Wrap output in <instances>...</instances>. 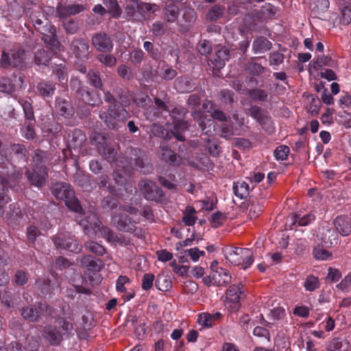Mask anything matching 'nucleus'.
<instances>
[{
    "label": "nucleus",
    "mask_w": 351,
    "mask_h": 351,
    "mask_svg": "<svg viewBox=\"0 0 351 351\" xmlns=\"http://www.w3.org/2000/svg\"><path fill=\"white\" fill-rule=\"evenodd\" d=\"M97 149L99 154L107 161L114 163L117 166L123 169L135 167L138 171L147 173L145 170V164L144 162L145 153L143 149L137 147H130L126 152L128 155L127 158L119 156L117 158V151L110 143L103 142L98 143Z\"/></svg>",
    "instance_id": "f257e3e1"
},
{
    "label": "nucleus",
    "mask_w": 351,
    "mask_h": 351,
    "mask_svg": "<svg viewBox=\"0 0 351 351\" xmlns=\"http://www.w3.org/2000/svg\"><path fill=\"white\" fill-rule=\"evenodd\" d=\"M22 175V170L12 163L8 161L0 162V200L8 201L6 193L8 188L14 186Z\"/></svg>",
    "instance_id": "f03ea898"
},
{
    "label": "nucleus",
    "mask_w": 351,
    "mask_h": 351,
    "mask_svg": "<svg viewBox=\"0 0 351 351\" xmlns=\"http://www.w3.org/2000/svg\"><path fill=\"white\" fill-rule=\"evenodd\" d=\"M126 107L119 104L109 105L108 112L101 113L99 117L108 128L117 130L132 117Z\"/></svg>",
    "instance_id": "7ed1b4c3"
},
{
    "label": "nucleus",
    "mask_w": 351,
    "mask_h": 351,
    "mask_svg": "<svg viewBox=\"0 0 351 351\" xmlns=\"http://www.w3.org/2000/svg\"><path fill=\"white\" fill-rule=\"evenodd\" d=\"M52 194L59 199L64 200L65 205L75 213H80L82 210L78 199L75 195V192L71 186L66 182H56L52 185Z\"/></svg>",
    "instance_id": "20e7f679"
},
{
    "label": "nucleus",
    "mask_w": 351,
    "mask_h": 351,
    "mask_svg": "<svg viewBox=\"0 0 351 351\" xmlns=\"http://www.w3.org/2000/svg\"><path fill=\"white\" fill-rule=\"evenodd\" d=\"M25 50L21 46L16 47L8 51H2L0 66L3 69L9 67L23 69L26 66Z\"/></svg>",
    "instance_id": "39448f33"
},
{
    "label": "nucleus",
    "mask_w": 351,
    "mask_h": 351,
    "mask_svg": "<svg viewBox=\"0 0 351 351\" xmlns=\"http://www.w3.org/2000/svg\"><path fill=\"white\" fill-rule=\"evenodd\" d=\"M187 112L186 108L177 106L171 110L169 109V112L167 113L173 119V127L171 132L180 141H183L185 139L182 132L186 130L188 127L187 123L184 120Z\"/></svg>",
    "instance_id": "423d86ee"
},
{
    "label": "nucleus",
    "mask_w": 351,
    "mask_h": 351,
    "mask_svg": "<svg viewBox=\"0 0 351 351\" xmlns=\"http://www.w3.org/2000/svg\"><path fill=\"white\" fill-rule=\"evenodd\" d=\"M249 114L260 124L262 129L268 134H273L275 131V125L269 112L258 106H252L249 108Z\"/></svg>",
    "instance_id": "0eeeda50"
},
{
    "label": "nucleus",
    "mask_w": 351,
    "mask_h": 351,
    "mask_svg": "<svg viewBox=\"0 0 351 351\" xmlns=\"http://www.w3.org/2000/svg\"><path fill=\"white\" fill-rule=\"evenodd\" d=\"M227 259L234 265H241L243 269L249 268L254 262L252 251L248 248L234 247L228 252Z\"/></svg>",
    "instance_id": "6e6552de"
},
{
    "label": "nucleus",
    "mask_w": 351,
    "mask_h": 351,
    "mask_svg": "<svg viewBox=\"0 0 351 351\" xmlns=\"http://www.w3.org/2000/svg\"><path fill=\"white\" fill-rule=\"evenodd\" d=\"M112 222L114 226L121 232L134 234L138 237L139 234L136 232L138 230L136 224L139 221H134L125 213L115 214L112 217Z\"/></svg>",
    "instance_id": "1a4fd4ad"
},
{
    "label": "nucleus",
    "mask_w": 351,
    "mask_h": 351,
    "mask_svg": "<svg viewBox=\"0 0 351 351\" xmlns=\"http://www.w3.org/2000/svg\"><path fill=\"white\" fill-rule=\"evenodd\" d=\"M246 296L244 286L241 282L230 285L226 291V301L230 306L237 310L241 306V301Z\"/></svg>",
    "instance_id": "9d476101"
},
{
    "label": "nucleus",
    "mask_w": 351,
    "mask_h": 351,
    "mask_svg": "<svg viewBox=\"0 0 351 351\" xmlns=\"http://www.w3.org/2000/svg\"><path fill=\"white\" fill-rule=\"evenodd\" d=\"M256 58H253L251 61L245 64V70L247 73L245 80L248 84L263 87V81H261V84H259L257 77L263 74L267 71V69L261 64L255 62L254 60Z\"/></svg>",
    "instance_id": "9b49d317"
},
{
    "label": "nucleus",
    "mask_w": 351,
    "mask_h": 351,
    "mask_svg": "<svg viewBox=\"0 0 351 351\" xmlns=\"http://www.w3.org/2000/svg\"><path fill=\"white\" fill-rule=\"evenodd\" d=\"M138 187L143 197L147 200L160 202L163 196L161 188L149 180H143L139 182Z\"/></svg>",
    "instance_id": "f8f14e48"
},
{
    "label": "nucleus",
    "mask_w": 351,
    "mask_h": 351,
    "mask_svg": "<svg viewBox=\"0 0 351 351\" xmlns=\"http://www.w3.org/2000/svg\"><path fill=\"white\" fill-rule=\"evenodd\" d=\"M41 34H43L41 40L54 55H57L58 52L64 50L63 45L58 40L56 29L54 25L49 24L47 32H44Z\"/></svg>",
    "instance_id": "ddd939ff"
},
{
    "label": "nucleus",
    "mask_w": 351,
    "mask_h": 351,
    "mask_svg": "<svg viewBox=\"0 0 351 351\" xmlns=\"http://www.w3.org/2000/svg\"><path fill=\"white\" fill-rule=\"evenodd\" d=\"M91 43L96 50L103 53L110 52L114 46L111 37L105 32H98L93 34Z\"/></svg>",
    "instance_id": "4468645a"
},
{
    "label": "nucleus",
    "mask_w": 351,
    "mask_h": 351,
    "mask_svg": "<svg viewBox=\"0 0 351 351\" xmlns=\"http://www.w3.org/2000/svg\"><path fill=\"white\" fill-rule=\"evenodd\" d=\"M53 241L58 249L66 250L74 253H78L82 250V245L76 240L64 234L55 236L53 238Z\"/></svg>",
    "instance_id": "2eb2a0df"
},
{
    "label": "nucleus",
    "mask_w": 351,
    "mask_h": 351,
    "mask_svg": "<svg viewBox=\"0 0 351 351\" xmlns=\"http://www.w3.org/2000/svg\"><path fill=\"white\" fill-rule=\"evenodd\" d=\"M70 49L75 57L81 60H86L89 56V45L84 38H74L70 45Z\"/></svg>",
    "instance_id": "dca6fc26"
},
{
    "label": "nucleus",
    "mask_w": 351,
    "mask_h": 351,
    "mask_svg": "<svg viewBox=\"0 0 351 351\" xmlns=\"http://www.w3.org/2000/svg\"><path fill=\"white\" fill-rule=\"evenodd\" d=\"M193 117L204 134L208 136L213 135V132L215 130L216 125L215 121L213 119L199 112H195Z\"/></svg>",
    "instance_id": "f3484780"
},
{
    "label": "nucleus",
    "mask_w": 351,
    "mask_h": 351,
    "mask_svg": "<svg viewBox=\"0 0 351 351\" xmlns=\"http://www.w3.org/2000/svg\"><path fill=\"white\" fill-rule=\"evenodd\" d=\"M25 174L32 185L41 187L46 182L48 177V170L36 169V168L32 167V171L27 169Z\"/></svg>",
    "instance_id": "a211bd4d"
},
{
    "label": "nucleus",
    "mask_w": 351,
    "mask_h": 351,
    "mask_svg": "<svg viewBox=\"0 0 351 351\" xmlns=\"http://www.w3.org/2000/svg\"><path fill=\"white\" fill-rule=\"evenodd\" d=\"M82 210L80 213H77L80 215L77 217L76 221L83 228L85 233L88 234L91 229H99L100 221L96 216L92 214L85 216L84 213L82 214Z\"/></svg>",
    "instance_id": "6ab92c4d"
},
{
    "label": "nucleus",
    "mask_w": 351,
    "mask_h": 351,
    "mask_svg": "<svg viewBox=\"0 0 351 351\" xmlns=\"http://www.w3.org/2000/svg\"><path fill=\"white\" fill-rule=\"evenodd\" d=\"M55 108L56 112L62 117L70 119L75 114V108L69 99L58 97L55 102Z\"/></svg>",
    "instance_id": "aec40b11"
},
{
    "label": "nucleus",
    "mask_w": 351,
    "mask_h": 351,
    "mask_svg": "<svg viewBox=\"0 0 351 351\" xmlns=\"http://www.w3.org/2000/svg\"><path fill=\"white\" fill-rule=\"evenodd\" d=\"M84 10L85 7L82 4L64 5L59 3L56 8L58 16L61 19L77 14Z\"/></svg>",
    "instance_id": "412c9836"
},
{
    "label": "nucleus",
    "mask_w": 351,
    "mask_h": 351,
    "mask_svg": "<svg viewBox=\"0 0 351 351\" xmlns=\"http://www.w3.org/2000/svg\"><path fill=\"white\" fill-rule=\"evenodd\" d=\"M82 93L79 96L81 99L91 106H99L103 101L99 92L94 90L87 86L82 90Z\"/></svg>",
    "instance_id": "4be33fe9"
},
{
    "label": "nucleus",
    "mask_w": 351,
    "mask_h": 351,
    "mask_svg": "<svg viewBox=\"0 0 351 351\" xmlns=\"http://www.w3.org/2000/svg\"><path fill=\"white\" fill-rule=\"evenodd\" d=\"M82 267L87 269L93 272H98L104 267V262L100 258H97L91 255L83 256L79 261Z\"/></svg>",
    "instance_id": "5701e85b"
},
{
    "label": "nucleus",
    "mask_w": 351,
    "mask_h": 351,
    "mask_svg": "<svg viewBox=\"0 0 351 351\" xmlns=\"http://www.w3.org/2000/svg\"><path fill=\"white\" fill-rule=\"evenodd\" d=\"M159 154L161 160L170 165L177 167L182 162V158L166 145H160Z\"/></svg>",
    "instance_id": "b1692460"
},
{
    "label": "nucleus",
    "mask_w": 351,
    "mask_h": 351,
    "mask_svg": "<svg viewBox=\"0 0 351 351\" xmlns=\"http://www.w3.org/2000/svg\"><path fill=\"white\" fill-rule=\"evenodd\" d=\"M221 318L222 314L220 312L202 313L198 315L197 322L202 327L210 328L219 323Z\"/></svg>",
    "instance_id": "393cba45"
},
{
    "label": "nucleus",
    "mask_w": 351,
    "mask_h": 351,
    "mask_svg": "<svg viewBox=\"0 0 351 351\" xmlns=\"http://www.w3.org/2000/svg\"><path fill=\"white\" fill-rule=\"evenodd\" d=\"M212 279L215 286L226 287L230 283L232 276L227 269L219 267L212 271Z\"/></svg>",
    "instance_id": "a878e982"
},
{
    "label": "nucleus",
    "mask_w": 351,
    "mask_h": 351,
    "mask_svg": "<svg viewBox=\"0 0 351 351\" xmlns=\"http://www.w3.org/2000/svg\"><path fill=\"white\" fill-rule=\"evenodd\" d=\"M335 228L338 233L343 236H348L351 232V219L346 215H340L333 221Z\"/></svg>",
    "instance_id": "bb28decb"
},
{
    "label": "nucleus",
    "mask_w": 351,
    "mask_h": 351,
    "mask_svg": "<svg viewBox=\"0 0 351 351\" xmlns=\"http://www.w3.org/2000/svg\"><path fill=\"white\" fill-rule=\"evenodd\" d=\"M56 90V84L51 80H41L36 86V90L43 98H52Z\"/></svg>",
    "instance_id": "cd10ccee"
},
{
    "label": "nucleus",
    "mask_w": 351,
    "mask_h": 351,
    "mask_svg": "<svg viewBox=\"0 0 351 351\" xmlns=\"http://www.w3.org/2000/svg\"><path fill=\"white\" fill-rule=\"evenodd\" d=\"M174 87L180 93H190L195 89V86L191 79L186 75L180 76L174 81Z\"/></svg>",
    "instance_id": "c85d7f7f"
},
{
    "label": "nucleus",
    "mask_w": 351,
    "mask_h": 351,
    "mask_svg": "<svg viewBox=\"0 0 351 351\" xmlns=\"http://www.w3.org/2000/svg\"><path fill=\"white\" fill-rule=\"evenodd\" d=\"M49 160V154L44 150L37 149L34 151L32 156L33 168L36 169L48 170L46 167V163Z\"/></svg>",
    "instance_id": "c756f323"
},
{
    "label": "nucleus",
    "mask_w": 351,
    "mask_h": 351,
    "mask_svg": "<svg viewBox=\"0 0 351 351\" xmlns=\"http://www.w3.org/2000/svg\"><path fill=\"white\" fill-rule=\"evenodd\" d=\"M86 140L84 132L80 129H74L69 134V145L73 149L80 148Z\"/></svg>",
    "instance_id": "7c9ffc66"
},
{
    "label": "nucleus",
    "mask_w": 351,
    "mask_h": 351,
    "mask_svg": "<svg viewBox=\"0 0 351 351\" xmlns=\"http://www.w3.org/2000/svg\"><path fill=\"white\" fill-rule=\"evenodd\" d=\"M10 155L13 154L19 162L27 163L29 159V152L25 145L20 143L10 145Z\"/></svg>",
    "instance_id": "2f4dec72"
},
{
    "label": "nucleus",
    "mask_w": 351,
    "mask_h": 351,
    "mask_svg": "<svg viewBox=\"0 0 351 351\" xmlns=\"http://www.w3.org/2000/svg\"><path fill=\"white\" fill-rule=\"evenodd\" d=\"M271 43L264 36L257 37L252 43V50L255 53H265L271 49Z\"/></svg>",
    "instance_id": "473e14b6"
},
{
    "label": "nucleus",
    "mask_w": 351,
    "mask_h": 351,
    "mask_svg": "<svg viewBox=\"0 0 351 351\" xmlns=\"http://www.w3.org/2000/svg\"><path fill=\"white\" fill-rule=\"evenodd\" d=\"M136 9L138 10L139 14L142 16L140 18V22L144 21L147 19L146 14L148 13H155L159 10V6L156 3H150L143 1H140L137 3Z\"/></svg>",
    "instance_id": "72a5a7b5"
},
{
    "label": "nucleus",
    "mask_w": 351,
    "mask_h": 351,
    "mask_svg": "<svg viewBox=\"0 0 351 351\" xmlns=\"http://www.w3.org/2000/svg\"><path fill=\"white\" fill-rule=\"evenodd\" d=\"M233 193L239 199H245L250 194V186L243 180H238L233 183Z\"/></svg>",
    "instance_id": "f704fd0d"
},
{
    "label": "nucleus",
    "mask_w": 351,
    "mask_h": 351,
    "mask_svg": "<svg viewBox=\"0 0 351 351\" xmlns=\"http://www.w3.org/2000/svg\"><path fill=\"white\" fill-rule=\"evenodd\" d=\"M338 234L335 228L324 229L322 239L327 246L335 245L338 243Z\"/></svg>",
    "instance_id": "c9c22d12"
},
{
    "label": "nucleus",
    "mask_w": 351,
    "mask_h": 351,
    "mask_svg": "<svg viewBox=\"0 0 351 351\" xmlns=\"http://www.w3.org/2000/svg\"><path fill=\"white\" fill-rule=\"evenodd\" d=\"M315 220V216L313 213H308L303 216L300 214H295L291 217V226H306Z\"/></svg>",
    "instance_id": "e433bc0d"
},
{
    "label": "nucleus",
    "mask_w": 351,
    "mask_h": 351,
    "mask_svg": "<svg viewBox=\"0 0 351 351\" xmlns=\"http://www.w3.org/2000/svg\"><path fill=\"white\" fill-rule=\"evenodd\" d=\"M51 60V53L45 49H38L34 52V62L38 66H47Z\"/></svg>",
    "instance_id": "4c0bfd02"
},
{
    "label": "nucleus",
    "mask_w": 351,
    "mask_h": 351,
    "mask_svg": "<svg viewBox=\"0 0 351 351\" xmlns=\"http://www.w3.org/2000/svg\"><path fill=\"white\" fill-rule=\"evenodd\" d=\"M154 104L155 106L150 108V112H153L152 118H159L160 117L163 116V113H168V112H169V108L167 104L162 99L155 97Z\"/></svg>",
    "instance_id": "58836bf2"
},
{
    "label": "nucleus",
    "mask_w": 351,
    "mask_h": 351,
    "mask_svg": "<svg viewBox=\"0 0 351 351\" xmlns=\"http://www.w3.org/2000/svg\"><path fill=\"white\" fill-rule=\"evenodd\" d=\"M350 347L348 341L341 338H334L327 346L329 351H348Z\"/></svg>",
    "instance_id": "ea45409f"
},
{
    "label": "nucleus",
    "mask_w": 351,
    "mask_h": 351,
    "mask_svg": "<svg viewBox=\"0 0 351 351\" xmlns=\"http://www.w3.org/2000/svg\"><path fill=\"white\" fill-rule=\"evenodd\" d=\"M16 90V84L12 82V80L8 77L3 76L0 77V92L12 95Z\"/></svg>",
    "instance_id": "a19ab883"
},
{
    "label": "nucleus",
    "mask_w": 351,
    "mask_h": 351,
    "mask_svg": "<svg viewBox=\"0 0 351 351\" xmlns=\"http://www.w3.org/2000/svg\"><path fill=\"white\" fill-rule=\"evenodd\" d=\"M163 14L168 23H174L179 15V8L173 3H170L164 8Z\"/></svg>",
    "instance_id": "79ce46f5"
},
{
    "label": "nucleus",
    "mask_w": 351,
    "mask_h": 351,
    "mask_svg": "<svg viewBox=\"0 0 351 351\" xmlns=\"http://www.w3.org/2000/svg\"><path fill=\"white\" fill-rule=\"evenodd\" d=\"M225 12V6L215 4L212 6L206 14V18L211 22H215L221 19Z\"/></svg>",
    "instance_id": "37998d69"
},
{
    "label": "nucleus",
    "mask_w": 351,
    "mask_h": 351,
    "mask_svg": "<svg viewBox=\"0 0 351 351\" xmlns=\"http://www.w3.org/2000/svg\"><path fill=\"white\" fill-rule=\"evenodd\" d=\"M21 315L25 319L31 322H38L39 319L36 306H27L22 308L21 309Z\"/></svg>",
    "instance_id": "c03bdc74"
},
{
    "label": "nucleus",
    "mask_w": 351,
    "mask_h": 351,
    "mask_svg": "<svg viewBox=\"0 0 351 351\" xmlns=\"http://www.w3.org/2000/svg\"><path fill=\"white\" fill-rule=\"evenodd\" d=\"M51 68L52 73L56 76L60 82H67L68 69L65 64H55Z\"/></svg>",
    "instance_id": "a18cd8bd"
},
{
    "label": "nucleus",
    "mask_w": 351,
    "mask_h": 351,
    "mask_svg": "<svg viewBox=\"0 0 351 351\" xmlns=\"http://www.w3.org/2000/svg\"><path fill=\"white\" fill-rule=\"evenodd\" d=\"M247 94L254 101L261 102L267 101L269 95L267 90L256 87L249 89L247 90Z\"/></svg>",
    "instance_id": "49530a36"
},
{
    "label": "nucleus",
    "mask_w": 351,
    "mask_h": 351,
    "mask_svg": "<svg viewBox=\"0 0 351 351\" xmlns=\"http://www.w3.org/2000/svg\"><path fill=\"white\" fill-rule=\"evenodd\" d=\"M114 93L115 94V97L117 101H118V104L123 106H129L130 104V99L129 92L121 87H117Z\"/></svg>",
    "instance_id": "de8ad7c7"
},
{
    "label": "nucleus",
    "mask_w": 351,
    "mask_h": 351,
    "mask_svg": "<svg viewBox=\"0 0 351 351\" xmlns=\"http://www.w3.org/2000/svg\"><path fill=\"white\" fill-rule=\"evenodd\" d=\"M19 102L22 106L26 121H33L35 123L36 120L32 103L23 99H19Z\"/></svg>",
    "instance_id": "09e8293b"
},
{
    "label": "nucleus",
    "mask_w": 351,
    "mask_h": 351,
    "mask_svg": "<svg viewBox=\"0 0 351 351\" xmlns=\"http://www.w3.org/2000/svg\"><path fill=\"white\" fill-rule=\"evenodd\" d=\"M182 19L184 21L183 25L186 26L188 29L189 28L197 19V13L193 8H186L183 10V14Z\"/></svg>",
    "instance_id": "8fccbe9b"
},
{
    "label": "nucleus",
    "mask_w": 351,
    "mask_h": 351,
    "mask_svg": "<svg viewBox=\"0 0 351 351\" xmlns=\"http://www.w3.org/2000/svg\"><path fill=\"white\" fill-rule=\"evenodd\" d=\"M36 285L40 290V294L43 296L51 294L52 293V287L51 285V280L48 278H38L36 281Z\"/></svg>",
    "instance_id": "3c124183"
},
{
    "label": "nucleus",
    "mask_w": 351,
    "mask_h": 351,
    "mask_svg": "<svg viewBox=\"0 0 351 351\" xmlns=\"http://www.w3.org/2000/svg\"><path fill=\"white\" fill-rule=\"evenodd\" d=\"M84 247L87 251L92 252L97 256H103L106 252L105 247H104L101 244L93 241L86 242Z\"/></svg>",
    "instance_id": "603ef678"
},
{
    "label": "nucleus",
    "mask_w": 351,
    "mask_h": 351,
    "mask_svg": "<svg viewBox=\"0 0 351 351\" xmlns=\"http://www.w3.org/2000/svg\"><path fill=\"white\" fill-rule=\"evenodd\" d=\"M313 257L318 261H329L332 258V252L320 246L315 247L313 250Z\"/></svg>",
    "instance_id": "864d4df0"
},
{
    "label": "nucleus",
    "mask_w": 351,
    "mask_h": 351,
    "mask_svg": "<svg viewBox=\"0 0 351 351\" xmlns=\"http://www.w3.org/2000/svg\"><path fill=\"white\" fill-rule=\"evenodd\" d=\"M104 3L108 8V12L113 18L118 19L121 14V10L117 0H104Z\"/></svg>",
    "instance_id": "5fc2aeb1"
},
{
    "label": "nucleus",
    "mask_w": 351,
    "mask_h": 351,
    "mask_svg": "<svg viewBox=\"0 0 351 351\" xmlns=\"http://www.w3.org/2000/svg\"><path fill=\"white\" fill-rule=\"evenodd\" d=\"M196 213L193 206H187L183 213L182 221L186 226H191L195 223L197 217L194 215Z\"/></svg>",
    "instance_id": "6e6d98bb"
},
{
    "label": "nucleus",
    "mask_w": 351,
    "mask_h": 351,
    "mask_svg": "<svg viewBox=\"0 0 351 351\" xmlns=\"http://www.w3.org/2000/svg\"><path fill=\"white\" fill-rule=\"evenodd\" d=\"M36 308L39 317L43 315L45 317H51L52 318H56L53 308L46 302H38L36 304Z\"/></svg>",
    "instance_id": "4d7b16f0"
},
{
    "label": "nucleus",
    "mask_w": 351,
    "mask_h": 351,
    "mask_svg": "<svg viewBox=\"0 0 351 351\" xmlns=\"http://www.w3.org/2000/svg\"><path fill=\"white\" fill-rule=\"evenodd\" d=\"M156 287L161 291H167L171 288V280L166 276H159L155 280Z\"/></svg>",
    "instance_id": "13d9d810"
},
{
    "label": "nucleus",
    "mask_w": 351,
    "mask_h": 351,
    "mask_svg": "<svg viewBox=\"0 0 351 351\" xmlns=\"http://www.w3.org/2000/svg\"><path fill=\"white\" fill-rule=\"evenodd\" d=\"M320 283L319 278L313 275L308 276L304 282V287L306 291H314L319 288Z\"/></svg>",
    "instance_id": "bf43d9fd"
},
{
    "label": "nucleus",
    "mask_w": 351,
    "mask_h": 351,
    "mask_svg": "<svg viewBox=\"0 0 351 351\" xmlns=\"http://www.w3.org/2000/svg\"><path fill=\"white\" fill-rule=\"evenodd\" d=\"M98 61L108 67H113L117 63V58L112 54L101 53L97 57Z\"/></svg>",
    "instance_id": "052dcab7"
},
{
    "label": "nucleus",
    "mask_w": 351,
    "mask_h": 351,
    "mask_svg": "<svg viewBox=\"0 0 351 351\" xmlns=\"http://www.w3.org/2000/svg\"><path fill=\"white\" fill-rule=\"evenodd\" d=\"M34 123L33 121H25L23 126L21 128V132L23 136L26 139H34L36 137V132L34 130Z\"/></svg>",
    "instance_id": "680f3d73"
},
{
    "label": "nucleus",
    "mask_w": 351,
    "mask_h": 351,
    "mask_svg": "<svg viewBox=\"0 0 351 351\" xmlns=\"http://www.w3.org/2000/svg\"><path fill=\"white\" fill-rule=\"evenodd\" d=\"M88 77L92 86L102 90L103 83L99 71L90 70L88 73Z\"/></svg>",
    "instance_id": "e2e57ef3"
},
{
    "label": "nucleus",
    "mask_w": 351,
    "mask_h": 351,
    "mask_svg": "<svg viewBox=\"0 0 351 351\" xmlns=\"http://www.w3.org/2000/svg\"><path fill=\"white\" fill-rule=\"evenodd\" d=\"M127 323L130 324V327H132L134 329H138L145 324L144 317L137 316L133 313L128 315Z\"/></svg>",
    "instance_id": "0e129e2a"
},
{
    "label": "nucleus",
    "mask_w": 351,
    "mask_h": 351,
    "mask_svg": "<svg viewBox=\"0 0 351 351\" xmlns=\"http://www.w3.org/2000/svg\"><path fill=\"white\" fill-rule=\"evenodd\" d=\"M125 13L128 20H133L137 22H140V18L142 17L139 14L138 10L136 9V5L133 4H129L126 5Z\"/></svg>",
    "instance_id": "69168bd1"
},
{
    "label": "nucleus",
    "mask_w": 351,
    "mask_h": 351,
    "mask_svg": "<svg viewBox=\"0 0 351 351\" xmlns=\"http://www.w3.org/2000/svg\"><path fill=\"white\" fill-rule=\"evenodd\" d=\"M249 207V217L250 219L257 217L263 210V205L258 201L252 200Z\"/></svg>",
    "instance_id": "338daca9"
},
{
    "label": "nucleus",
    "mask_w": 351,
    "mask_h": 351,
    "mask_svg": "<svg viewBox=\"0 0 351 351\" xmlns=\"http://www.w3.org/2000/svg\"><path fill=\"white\" fill-rule=\"evenodd\" d=\"M226 219L225 214L220 211H217L211 216L210 221L212 228H217L223 225V221Z\"/></svg>",
    "instance_id": "774afa93"
}]
</instances>
